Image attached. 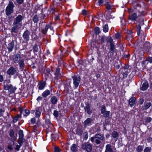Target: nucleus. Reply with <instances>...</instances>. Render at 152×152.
Here are the masks:
<instances>
[{"mask_svg":"<svg viewBox=\"0 0 152 152\" xmlns=\"http://www.w3.org/2000/svg\"><path fill=\"white\" fill-rule=\"evenodd\" d=\"M10 80L7 81V83L4 82L3 88L5 90H8L10 94L14 93L17 88L15 86H13L12 84H10Z\"/></svg>","mask_w":152,"mask_h":152,"instance_id":"f257e3e1","label":"nucleus"},{"mask_svg":"<svg viewBox=\"0 0 152 152\" xmlns=\"http://www.w3.org/2000/svg\"><path fill=\"white\" fill-rule=\"evenodd\" d=\"M14 7L15 5L12 1L11 0L10 1L5 9L6 14L7 16L10 15L14 12Z\"/></svg>","mask_w":152,"mask_h":152,"instance_id":"f03ea898","label":"nucleus"},{"mask_svg":"<svg viewBox=\"0 0 152 152\" xmlns=\"http://www.w3.org/2000/svg\"><path fill=\"white\" fill-rule=\"evenodd\" d=\"M81 148L87 152H91L93 149L92 145L88 142L83 143L81 145Z\"/></svg>","mask_w":152,"mask_h":152,"instance_id":"7ed1b4c3","label":"nucleus"},{"mask_svg":"<svg viewBox=\"0 0 152 152\" xmlns=\"http://www.w3.org/2000/svg\"><path fill=\"white\" fill-rule=\"evenodd\" d=\"M72 78L73 80V83L75 88H76L80 84L81 78L80 76L75 75L72 76Z\"/></svg>","mask_w":152,"mask_h":152,"instance_id":"20e7f679","label":"nucleus"},{"mask_svg":"<svg viewBox=\"0 0 152 152\" xmlns=\"http://www.w3.org/2000/svg\"><path fill=\"white\" fill-rule=\"evenodd\" d=\"M23 18L21 15H19L14 19L13 23L22 26V21Z\"/></svg>","mask_w":152,"mask_h":152,"instance_id":"39448f33","label":"nucleus"},{"mask_svg":"<svg viewBox=\"0 0 152 152\" xmlns=\"http://www.w3.org/2000/svg\"><path fill=\"white\" fill-rule=\"evenodd\" d=\"M18 134L19 138L18 140V143L20 145L22 146L23 142H24L25 139L24 138V134L23 133V131L21 130H20L18 132Z\"/></svg>","mask_w":152,"mask_h":152,"instance_id":"423d86ee","label":"nucleus"},{"mask_svg":"<svg viewBox=\"0 0 152 152\" xmlns=\"http://www.w3.org/2000/svg\"><path fill=\"white\" fill-rule=\"evenodd\" d=\"M136 30L138 35H139L140 34V30L141 29V26L144 24L143 20L142 19L140 20L139 22H138L136 23Z\"/></svg>","mask_w":152,"mask_h":152,"instance_id":"0eeeda50","label":"nucleus"},{"mask_svg":"<svg viewBox=\"0 0 152 152\" xmlns=\"http://www.w3.org/2000/svg\"><path fill=\"white\" fill-rule=\"evenodd\" d=\"M12 27L11 28L10 32L12 35L13 33H17L19 29L21 28V26L18 25L13 23Z\"/></svg>","mask_w":152,"mask_h":152,"instance_id":"6e6552de","label":"nucleus"},{"mask_svg":"<svg viewBox=\"0 0 152 152\" xmlns=\"http://www.w3.org/2000/svg\"><path fill=\"white\" fill-rule=\"evenodd\" d=\"M86 106L84 107L85 111L88 115H91L92 113V110L91 108L90 103L88 102L85 103Z\"/></svg>","mask_w":152,"mask_h":152,"instance_id":"1a4fd4ad","label":"nucleus"},{"mask_svg":"<svg viewBox=\"0 0 152 152\" xmlns=\"http://www.w3.org/2000/svg\"><path fill=\"white\" fill-rule=\"evenodd\" d=\"M101 113L103 114V116L104 117L107 118L109 117L110 112V111H106V107L105 106H104L101 108Z\"/></svg>","mask_w":152,"mask_h":152,"instance_id":"9d476101","label":"nucleus"},{"mask_svg":"<svg viewBox=\"0 0 152 152\" xmlns=\"http://www.w3.org/2000/svg\"><path fill=\"white\" fill-rule=\"evenodd\" d=\"M12 58L13 62L15 63H18L22 59L20 55L18 53L13 55L12 56Z\"/></svg>","mask_w":152,"mask_h":152,"instance_id":"9b49d317","label":"nucleus"},{"mask_svg":"<svg viewBox=\"0 0 152 152\" xmlns=\"http://www.w3.org/2000/svg\"><path fill=\"white\" fill-rule=\"evenodd\" d=\"M30 34V32L27 30L24 32L23 35V37L25 41H28L29 39Z\"/></svg>","mask_w":152,"mask_h":152,"instance_id":"f8f14e48","label":"nucleus"},{"mask_svg":"<svg viewBox=\"0 0 152 152\" xmlns=\"http://www.w3.org/2000/svg\"><path fill=\"white\" fill-rule=\"evenodd\" d=\"M16 70L13 67L11 66L7 71V73L9 75H13L16 72Z\"/></svg>","mask_w":152,"mask_h":152,"instance_id":"ddd939ff","label":"nucleus"},{"mask_svg":"<svg viewBox=\"0 0 152 152\" xmlns=\"http://www.w3.org/2000/svg\"><path fill=\"white\" fill-rule=\"evenodd\" d=\"M42 108L40 107L37 108L36 109L34 110L33 113L35 112V115L37 118H39L41 113Z\"/></svg>","mask_w":152,"mask_h":152,"instance_id":"4468645a","label":"nucleus"},{"mask_svg":"<svg viewBox=\"0 0 152 152\" xmlns=\"http://www.w3.org/2000/svg\"><path fill=\"white\" fill-rule=\"evenodd\" d=\"M120 71H121V74L123 75V79L127 77L129 72L130 71V70H125L121 69H120Z\"/></svg>","mask_w":152,"mask_h":152,"instance_id":"2eb2a0df","label":"nucleus"},{"mask_svg":"<svg viewBox=\"0 0 152 152\" xmlns=\"http://www.w3.org/2000/svg\"><path fill=\"white\" fill-rule=\"evenodd\" d=\"M19 110L21 115L22 113H23L24 114V116H27L30 113V112L29 110L25 109L23 110L22 108H20Z\"/></svg>","mask_w":152,"mask_h":152,"instance_id":"dca6fc26","label":"nucleus"},{"mask_svg":"<svg viewBox=\"0 0 152 152\" xmlns=\"http://www.w3.org/2000/svg\"><path fill=\"white\" fill-rule=\"evenodd\" d=\"M110 0H104V1L106 8L108 10H111L112 7V6L110 4Z\"/></svg>","mask_w":152,"mask_h":152,"instance_id":"f3484780","label":"nucleus"},{"mask_svg":"<svg viewBox=\"0 0 152 152\" xmlns=\"http://www.w3.org/2000/svg\"><path fill=\"white\" fill-rule=\"evenodd\" d=\"M92 119L90 118H88L84 122V125L85 126H90L91 124Z\"/></svg>","mask_w":152,"mask_h":152,"instance_id":"a211bd4d","label":"nucleus"},{"mask_svg":"<svg viewBox=\"0 0 152 152\" xmlns=\"http://www.w3.org/2000/svg\"><path fill=\"white\" fill-rule=\"evenodd\" d=\"M148 87V83L147 81H146L143 83L142 87L141 88V90L142 91L145 90H147Z\"/></svg>","mask_w":152,"mask_h":152,"instance_id":"6ab92c4d","label":"nucleus"},{"mask_svg":"<svg viewBox=\"0 0 152 152\" xmlns=\"http://www.w3.org/2000/svg\"><path fill=\"white\" fill-rule=\"evenodd\" d=\"M136 98L134 97H132L129 99V104L131 107L133 106L136 104Z\"/></svg>","mask_w":152,"mask_h":152,"instance_id":"aec40b11","label":"nucleus"},{"mask_svg":"<svg viewBox=\"0 0 152 152\" xmlns=\"http://www.w3.org/2000/svg\"><path fill=\"white\" fill-rule=\"evenodd\" d=\"M46 85L44 81H42L39 83L38 86V89L41 90L44 88Z\"/></svg>","mask_w":152,"mask_h":152,"instance_id":"412c9836","label":"nucleus"},{"mask_svg":"<svg viewBox=\"0 0 152 152\" xmlns=\"http://www.w3.org/2000/svg\"><path fill=\"white\" fill-rule=\"evenodd\" d=\"M104 152H113V150L112 148V146L110 144H108L106 145Z\"/></svg>","mask_w":152,"mask_h":152,"instance_id":"4be33fe9","label":"nucleus"},{"mask_svg":"<svg viewBox=\"0 0 152 152\" xmlns=\"http://www.w3.org/2000/svg\"><path fill=\"white\" fill-rule=\"evenodd\" d=\"M137 14L134 13L132 14L129 15V19L132 20H135L137 18Z\"/></svg>","mask_w":152,"mask_h":152,"instance_id":"5701e85b","label":"nucleus"},{"mask_svg":"<svg viewBox=\"0 0 152 152\" xmlns=\"http://www.w3.org/2000/svg\"><path fill=\"white\" fill-rule=\"evenodd\" d=\"M151 103L150 102H148L146 103H145L144 105L142 107L143 110H146L149 108L151 105Z\"/></svg>","mask_w":152,"mask_h":152,"instance_id":"b1692460","label":"nucleus"},{"mask_svg":"<svg viewBox=\"0 0 152 152\" xmlns=\"http://www.w3.org/2000/svg\"><path fill=\"white\" fill-rule=\"evenodd\" d=\"M94 136L95 138L97 139H99L102 141L104 140V137L103 135H101L99 134H96Z\"/></svg>","mask_w":152,"mask_h":152,"instance_id":"393cba45","label":"nucleus"},{"mask_svg":"<svg viewBox=\"0 0 152 152\" xmlns=\"http://www.w3.org/2000/svg\"><path fill=\"white\" fill-rule=\"evenodd\" d=\"M20 69L21 70L23 71L24 70V68L25 66V64L24 63V60L22 59L20 61L18 62Z\"/></svg>","mask_w":152,"mask_h":152,"instance_id":"a878e982","label":"nucleus"},{"mask_svg":"<svg viewBox=\"0 0 152 152\" xmlns=\"http://www.w3.org/2000/svg\"><path fill=\"white\" fill-rule=\"evenodd\" d=\"M121 64V62L120 60H117L115 61L114 63V66L115 68L117 69H118L120 67V65Z\"/></svg>","mask_w":152,"mask_h":152,"instance_id":"bb28decb","label":"nucleus"},{"mask_svg":"<svg viewBox=\"0 0 152 152\" xmlns=\"http://www.w3.org/2000/svg\"><path fill=\"white\" fill-rule=\"evenodd\" d=\"M50 91L48 90H46L43 92L42 95L44 98L46 97L50 94Z\"/></svg>","mask_w":152,"mask_h":152,"instance_id":"cd10ccee","label":"nucleus"},{"mask_svg":"<svg viewBox=\"0 0 152 152\" xmlns=\"http://www.w3.org/2000/svg\"><path fill=\"white\" fill-rule=\"evenodd\" d=\"M50 101L53 104H55L57 103L58 99L56 96H54L51 98Z\"/></svg>","mask_w":152,"mask_h":152,"instance_id":"c85d7f7f","label":"nucleus"},{"mask_svg":"<svg viewBox=\"0 0 152 152\" xmlns=\"http://www.w3.org/2000/svg\"><path fill=\"white\" fill-rule=\"evenodd\" d=\"M98 45L96 42L93 41L89 44V47L91 48H97L98 46Z\"/></svg>","mask_w":152,"mask_h":152,"instance_id":"c756f323","label":"nucleus"},{"mask_svg":"<svg viewBox=\"0 0 152 152\" xmlns=\"http://www.w3.org/2000/svg\"><path fill=\"white\" fill-rule=\"evenodd\" d=\"M111 135L113 138H114V139L115 140V141H116L118 138V134L117 132L116 131H113L111 134Z\"/></svg>","mask_w":152,"mask_h":152,"instance_id":"7c9ffc66","label":"nucleus"},{"mask_svg":"<svg viewBox=\"0 0 152 152\" xmlns=\"http://www.w3.org/2000/svg\"><path fill=\"white\" fill-rule=\"evenodd\" d=\"M107 42L110 44V48H114V45L113 42V39L111 37L109 38L107 40Z\"/></svg>","mask_w":152,"mask_h":152,"instance_id":"2f4dec72","label":"nucleus"},{"mask_svg":"<svg viewBox=\"0 0 152 152\" xmlns=\"http://www.w3.org/2000/svg\"><path fill=\"white\" fill-rule=\"evenodd\" d=\"M60 70V69L59 68H57L55 73L56 76L58 78H60L61 76V74L59 73Z\"/></svg>","mask_w":152,"mask_h":152,"instance_id":"473e14b6","label":"nucleus"},{"mask_svg":"<svg viewBox=\"0 0 152 152\" xmlns=\"http://www.w3.org/2000/svg\"><path fill=\"white\" fill-rule=\"evenodd\" d=\"M50 27H51L50 25H46V26H45V29H42V32L44 34H45L46 33L48 30V29L49 28H50Z\"/></svg>","mask_w":152,"mask_h":152,"instance_id":"72a5a7b5","label":"nucleus"},{"mask_svg":"<svg viewBox=\"0 0 152 152\" xmlns=\"http://www.w3.org/2000/svg\"><path fill=\"white\" fill-rule=\"evenodd\" d=\"M122 35L121 33H117L115 34V38L116 39H119L121 40Z\"/></svg>","mask_w":152,"mask_h":152,"instance_id":"f704fd0d","label":"nucleus"},{"mask_svg":"<svg viewBox=\"0 0 152 152\" xmlns=\"http://www.w3.org/2000/svg\"><path fill=\"white\" fill-rule=\"evenodd\" d=\"M21 118V115L18 114L13 119V122L14 123H16L18 120L19 118Z\"/></svg>","mask_w":152,"mask_h":152,"instance_id":"c9c22d12","label":"nucleus"},{"mask_svg":"<svg viewBox=\"0 0 152 152\" xmlns=\"http://www.w3.org/2000/svg\"><path fill=\"white\" fill-rule=\"evenodd\" d=\"M71 88L70 83L69 84L66 83L64 85V88L68 92L69 91V88Z\"/></svg>","mask_w":152,"mask_h":152,"instance_id":"e433bc0d","label":"nucleus"},{"mask_svg":"<svg viewBox=\"0 0 152 152\" xmlns=\"http://www.w3.org/2000/svg\"><path fill=\"white\" fill-rule=\"evenodd\" d=\"M143 148V146L140 145H139L136 148V151L137 152H141Z\"/></svg>","mask_w":152,"mask_h":152,"instance_id":"4c0bfd02","label":"nucleus"},{"mask_svg":"<svg viewBox=\"0 0 152 152\" xmlns=\"http://www.w3.org/2000/svg\"><path fill=\"white\" fill-rule=\"evenodd\" d=\"M144 47L145 48L150 47L152 48V44H150L149 42H146L144 45Z\"/></svg>","mask_w":152,"mask_h":152,"instance_id":"58836bf2","label":"nucleus"},{"mask_svg":"<svg viewBox=\"0 0 152 152\" xmlns=\"http://www.w3.org/2000/svg\"><path fill=\"white\" fill-rule=\"evenodd\" d=\"M39 17L37 15L34 16L33 18V20L34 23H37L39 21Z\"/></svg>","mask_w":152,"mask_h":152,"instance_id":"ea45409f","label":"nucleus"},{"mask_svg":"<svg viewBox=\"0 0 152 152\" xmlns=\"http://www.w3.org/2000/svg\"><path fill=\"white\" fill-rule=\"evenodd\" d=\"M71 149L73 152H75L77 150V145L75 144H73L71 147Z\"/></svg>","mask_w":152,"mask_h":152,"instance_id":"a19ab883","label":"nucleus"},{"mask_svg":"<svg viewBox=\"0 0 152 152\" xmlns=\"http://www.w3.org/2000/svg\"><path fill=\"white\" fill-rule=\"evenodd\" d=\"M144 120L146 123H148L152 121V118L149 117H147L145 118Z\"/></svg>","mask_w":152,"mask_h":152,"instance_id":"79ce46f5","label":"nucleus"},{"mask_svg":"<svg viewBox=\"0 0 152 152\" xmlns=\"http://www.w3.org/2000/svg\"><path fill=\"white\" fill-rule=\"evenodd\" d=\"M45 122L46 124L48 125V126H53L52 124L51 123L49 119H45Z\"/></svg>","mask_w":152,"mask_h":152,"instance_id":"37998d69","label":"nucleus"},{"mask_svg":"<svg viewBox=\"0 0 152 152\" xmlns=\"http://www.w3.org/2000/svg\"><path fill=\"white\" fill-rule=\"evenodd\" d=\"M103 30L105 32H106L108 31V27L107 25L105 24L103 26Z\"/></svg>","mask_w":152,"mask_h":152,"instance_id":"c03bdc74","label":"nucleus"},{"mask_svg":"<svg viewBox=\"0 0 152 152\" xmlns=\"http://www.w3.org/2000/svg\"><path fill=\"white\" fill-rule=\"evenodd\" d=\"M132 35H127L126 38L128 41H131L133 39Z\"/></svg>","mask_w":152,"mask_h":152,"instance_id":"a18cd8bd","label":"nucleus"},{"mask_svg":"<svg viewBox=\"0 0 152 152\" xmlns=\"http://www.w3.org/2000/svg\"><path fill=\"white\" fill-rule=\"evenodd\" d=\"M146 61H148L149 63H152V57H147L144 62H145Z\"/></svg>","mask_w":152,"mask_h":152,"instance_id":"49530a36","label":"nucleus"},{"mask_svg":"<svg viewBox=\"0 0 152 152\" xmlns=\"http://www.w3.org/2000/svg\"><path fill=\"white\" fill-rule=\"evenodd\" d=\"M94 31L96 34H99L100 32L99 28L97 27L95 28Z\"/></svg>","mask_w":152,"mask_h":152,"instance_id":"de8ad7c7","label":"nucleus"},{"mask_svg":"<svg viewBox=\"0 0 152 152\" xmlns=\"http://www.w3.org/2000/svg\"><path fill=\"white\" fill-rule=\"evenodd\" d=\"M151 148L150 147H146L144 150V152H150L151 150Z\"/></svg>","mask_w":152,"mask_h":152,"instance_id":"09e8293b","label":"nucleus"},{"mask_svg":"<svg viewBox=\"0 0 152 152\" xmlns=\"http://www.w3.org/2000/svg\"><path fill=\"white\" fill-rule=\"evenodd\" d=\"M76 134H77L78 135H80L82 134V131L80 129H77L76 130Z\"/></svg>","mask_w":152,"mask_h":152,"instance_id":"8fccbe9b","label":"nucleus"},{"mask_svg":"<svg viewBox=\"0 0 152 152\" xmlns=\"http://www.w3.org/2000/svg\"><path fill=\"white\" fill-rule=\"evenodd\" d=\"M9 48H13L15 47V42L14 41H12V42L9 44Z\"/></svg>","mask_w":152,"mask_h":152,"instance_id":"3c124183","label":"nucleus"},{"mask_svg":"<svg viewBox=\"0 0 152 152\" xmlns=\"http://www.w3.org/2000/svg\"><path fill=\"white\" fill-rule=\"evenodd\" d=\"M129 67V66L128 65L126 64L124 67H123L121 69H120L125 70H130L129 69H128Z\"/></svg>","mask_w":152,"mask_h":152,"instance_id":"603ef678","label":"nucleus"},{"mask_svg":"<svg viewBox=\"0 0 152 152\" xmlns=\"http://www.w3.org/2000/svg\"><path fill=\"white\" fill-rule=\"evenodd\" d=\"M9 135L11 137H14V132L13 130L11 129L10 130L9 134Z\"/></svg>","mask_w":152,"mask_h":152,"instance_id":"864d4df0","label":"nucleus"},{"mask_svg":"<svg viewBox=\"0 0 152 152\" xmlns=\"http://www.w3.org/2000/svg\"><path fill=\"white\" fill-rule=\"evenodd\" d=\"M4 112V108L0 109V117H1L3 116V113Z\"/></svg>","mask_w":152,"mask_h":152,"instance_id":"5fc2aeb1","label":"nucleus"},{"mask_svg":"<svg viewBox=\"0 0 152 152\" xmlns=\"http://www.w3.org/2000/svg\"><path fill=\"white\" fill-rule=\"evenodd\" d=\"M53 115L55 117H57L58 116V112L56 110H54L53 113Z\"/></svg>","mask_w":152,"mask_h":152,"instance_id":"6e6d98bb","label":"nucleus"},{"mask_svg":"<svg viewBox=\"0 0 152 152\" xmlns=\"http://www.w3.org/2000/svg\"><path fill=\"white\" fill-rule=\"evenodd\" d=\"M61 150L57 147H54V152H60Z\"/></svg>","mask_w":152,"mask_h":152,"instance_id":"4d7b16f0","label":"nucleus"},{"mask_svg":"<svg viewBox=\"0 0 152 152\" xmlns=\"http://www.w3.org/2000/svg\"><path fill=\"white\" fill-rule=\"evenodd\" d=\"M95 143L97 145L100 144L101 143V140L100 139H96L95 140Z\"/></svg>","mask_w":152,"mask_h":152,"instance_id":"13d9d810","label":"nucleus"},{"mask_svg":"<svg viewBox=\"0 0 152 152\" xmlns=\"http://www.w3.org/2000/svg\"><path fill=\"white\" fill-rule=\"evenodd\" d=\"M22 146L20 145L19 144V145H16L15 149L17 151H19L20 150V147L21 146Z\"/></svg>","mask_w":152,"mask_h":152,"instance_id":"bf43d9fd","label":"nucleus"},{"mask_svg":"<svg viewBox=\"0 0 152 152\" xmlns=\"http://www.w3.org/2000/svg\"><path fill=\"white\" fill-rule=\"evenodd\" d=\"M16 1L18 4H21L23 3L24 0H16Z\"/></svg>","mask_w":152,"mask_h":152,"instance_id":"052dcab7","label":"nucleus"},{"mask_svg":"<svg viewBox=\"0 0 152 152\" xmlns=\"http://www.w3.org/2000/svg\"><path fill=\"white\" fill-rule=\"evenodd\" d=\"M14 145V142L12 140V139H11V140L10 141V142L9 143V145H11V146H12Z\"/></svg>","mask_w":152,"mask_h":152,"instance_id":"680f3d73","label":"nucleus"},{"mask_svg":"<svg viewBox=\"0 0 152 152\" xmlns=\"http://www.w3.org/2000/svg\"><path fill=\"white\" fill-rule=\"evenodd\" d=\"M55 21H57V20H60V19L59 18V16L58 15H56L55 18Z\"/></svg>","mask_w":152,"mask_h":152,"instance_id":"e2e57ef3","label":"nucleus"},{"mask_svg":"<svg viewBox=\"0 0 152 152\" xmlns=\"http://www.w3.org/2000/svg\"><path fill=\"white\" fill-rule=\"evenodd\" d=\"M31 122L32 124H34L36 122V119L35 118H33L31 119Z\"/></svg>","mask_w":152,"mask_h":152,"instance_id":"0e129e2a","label":"nucleus"},{"mask_svg":"<svg viewBox=\"0 0 152 152\" xmlns=\"http://www.w3.org/2000/svg\"><path fill=\"white\" fill-rule=\"evenodd\" d=\"M114 48H110L109 52L110 53H112V54H113L114 52Z\"/></svg>","mask_w":152,"mask_h":152,"instance_id":"69168bd1","label":"nucleus"},{"mask_svg":"<svg viewBox=\"0 0 152 152\" xmlns=\"http://www.w3.org/2000/svg\"><path fill=\"white\" fill-rule=\"evenodd\" d=\"M127 32V35H132L133 33L132 30H128Z\"/></svg>","mask_w":152,"mask_h":152,"instance_id":"338daca9","label":"nucleus"},{"mask_svg":"<svg viewBox=\"0 0 152 152\" xmlns=\"http://www.w3.org/2000/svg\"><path fill=\"white\" fill-rule=\"evenodd\" d=\"M7 148L10 151H12L13 150V148L12 147V146H11V145H8L7 146Z\"/></svg>","mask_w":152,"mask_h":152,"instance_id":"774afa93","label":"nucleus"}]
</instances>
